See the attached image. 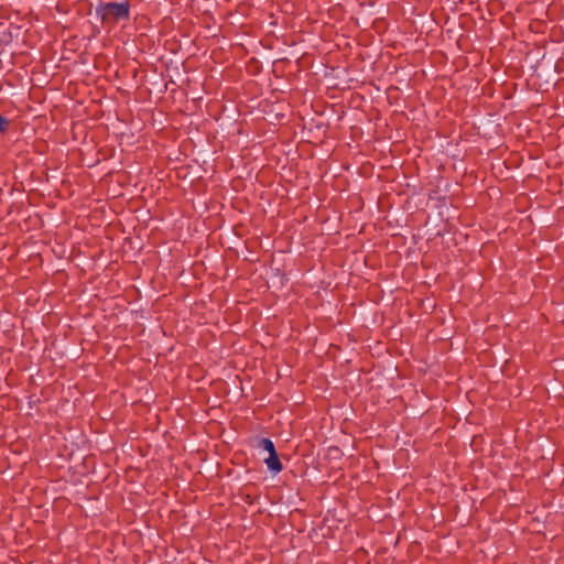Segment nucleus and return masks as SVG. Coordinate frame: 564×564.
Listing matches in <instances>:
<instances>
[{"instance_id": "obj_1", "label": "nucleus", "mask_w": 564, "mask_h": 564, "mask_svg": "<svg viewBox=\"0 0 564 564\" xmlns=\"http://www.w3.org/2000/svg\"><path fill=\"white\" fill-rule=\"evenodd\" d=\"M131 4L128 0L122 2H99L96 7V14L102 23H117L130 19Z\"/></svg>"}, {"instance_id": "obj_2", "label": "nucleus", "mask_w": 564, "mask_h": 564, "mask_svg": "<svg viewBox=\"0 0 564 564\" xmlns=\"http://www.w3.org/2000/svg\"><path fill=\"white\" fill-rule=\"evenodd\" d=\"M268 469L273 474H279L283 469L278 452H273L264 459Z\"/></svg>"}, {"instance_id": "obj_3", "label": "nucleus", "mask_w": 564, "mask_h": 564, "mask_svg": "<svg viewBox=\"0 0 564 564\" xmlns=\"http://www.w3.org/2000/svg\"><path fill=\"white\" fill-rule=\"evenodd\" d=\"M257 445L259 448L267 451L269 453V455L272 454L273 452H276L274 443L270 438H267V437L258 438Z\"/></svg>"}, {"instance_id": "obj_4", "label": "nucleus", "mask_w": 564, "mask_h": 564, "mask_svg": "<svg viewBox=\"0 0 564 564\" xmlns=\"http://www.w3.org/2000/svg\"><path fill=\"white\" fill-rule=\"evenodd\" d=\"M47 148H48V145L45 140L37 139V145H36L37 153L44 152V150H46Z\"/></svg>"}, {"instance_id": "obj_5", "label": "nucleus", "mask_w": 564, "mask_h": 564, "mask_svg": "<svg viewBox=\"0 0 564 564\" xmlns=\"http://www.w3.org/2000/svg\"><path fill=\"white\" fill-rule=\"evenodd\" d=\"M9 126V120L0 116V131H6Z\"/></svg>"}, {"instance_id": "obj_6", "label": "nucleus", "mask_w": 564, "mask_h": 564, "mask_svg": "<svg viewBox=\"0 0 564 564\" xmlns=\"http://www.w3.org/2000/svg\"><path fill=\"white\" fill-rule=\"evenodd\" d=\"M47 126V118L45 116H37V128L42 126ZM48 129V127H46Z\"/></svg>"}, {"instance_id": "obj_7", "label": "nucleus", "mask_w": 564, "mask_h": 564, "mask_svg": "<svg viewBox=\"0 0 564 564\" xmlns=\"http://www.w3.org/2000/svg\"><path fill=\"white\" fill-rule=\"evenodd\" d=\"M36 98H37V102H42L43 100H45V96L42 95L39 90H37Z\"/></svg>"}, {"instance_id": "obj_8", "label": "nucleus", "mask_w": 564, "mask_h": 564, "mask_svg": "<svg viewBox=\"0 0 564 564\" xmlns=\"http://www.w3.org/2000/svg\"><path fill=\"white\" fill-rule=\"evenodd\" d=\"M43 174H45V180L48 181V174H47L46 170L43 171Z\"/></svg>"}, {"instance_id": "obj_9", "label": "nucleus", "mask_w": 564, "mask_h": 564, "mask_svg": "<svg viewBox=\"0 0 564 564\" xmlns=\"http://www.w3.org/2000/svg\"><path fill=\"white\" fill-rule=\"evenodd\" d=\"M40 224H43V220H40V223L37 221V223H36V226L39 227V226H40Z\"/></svg>"}, {"instance_id": "obj_10", "label": "nucleus", "mask_w": 564, "mask_h": 564, "mask_svg": "<svg viewBox=\"0 0 564 564\" xmlns=\"http://www.w3.org/2000/svg\"><path fill=\"white\" fill-rule=\"evenodd\" d=\"M40 224H43V220H40V223L37 221V223H36V226L39 227V226H40Z\"/></svg>"}, {"instance_id": "obj_11", "label": "nucleus", "mask_w": 564, "mask_h": 564, "mask_svg": "<svg viewBox=\"0 0 564 564\" xmlns=\"http://www.w3.org/2000/svg\"><path fill=\"white\" fill-rule=\"evenodd\" d=\"M42 560H44V558H43V557H41V558H40V557L37 556L36 562H40V561H42Z\"/></svg>"}]
</instances>
